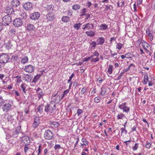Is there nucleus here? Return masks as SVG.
Segmentation results:
<instances>
[{"instance_id":"0e129e2a","label":"nucleus","mask_w":155,"mask_h":155,"mask_svg":"<svg viewBox=\"0 0 155 155\" xmlns=\"http://www.w3.org/2000/svg\"><path fill=\"white\" fill-rule=\"evenodd\" d=\"M142 2V0H137V5H140L141 4Z\"/></svg>"},{"instance_id":"680f3d73","label":"nucleus","mask_w":155,"mask_h":155,"mask_svg":"<svg viewBox=\"0 0 155 155\" xmlns=\"http://www.w3.org/2000/svg\"><path fill=\"white\" fill-rule=\"evenodd\" d=\"M105 7H106V9L107 10H110V9H111V8H110L111 7L112 8V7L110 5H106L105 6Z\"/></svg>"},{"instance_id":"69168bd1","label":"nucleus","mask_w":155,"mask_h":155,"mask_svg":"<svg viewBox=\"0 0 155 155\" xmlns=\"http://www.w3.org/2000/svg\"><path fill=\"white\" fill-rule=\"evenodd\" d=\"M14 93L15 94L16 96H20V94L19 93L16 91H14Z\"/></svg>"},{"instance_id":"6ab92c4d","label":"nucleus","mask_w":155,"mask_h":155,"mask_svg":"<svg viewBox=\"0 0 155 155\" xmlns=\"http://www.w3.org/2000/svg\"><path fill=\"white\" fill-rule=\"evenodd\" d=\"M32 78L33 77L31 75L26 74L24 75L23 78L25 81L28 82H30L31 81Z\"/></svg>"},{"instance_id":"f257e3e1","label":"nucleus","mask_w":155,"mask_h":155,"mask_svg":"<svg viewBox=\"0 0 155 155\" xmlns=\"http://www.w3.org/2000/svg\"><path fill=\"white\" fill-rule=\"evenodd\" d=\"M56 108L55 103L54 101H51L50 103L45 106V111L47 114H51L54 113Z\"/></svg>"},{"instance_id":"37998d69","label":"nucleus","mask_w":155,"mask_h":155,"mask_svg":"<svg viewBox=\"0 0 155 155\" xmlns=\"http://www.w3.org/2000/svg\"><path fill=\"white\" fill-rule=\"evenodd\" d=\"M120 130L121 131V136H123V135H126L127 133V131L125 129V128H121L120 129Z\"/></svg>"},{"instance_id":"c9c22d12","label":"nucleus","mask_w":155,"mask_h":155,"mask_svg":"<svg viewBox=\"0 0 155 155\" xmlns=\"http://www.w3.org/2000/svg\"><path fill=\"white\" fill-rule=\"evenodd\" d=\"M113 66L111 65H109L108 67L107 72L110 74H111L112 73Z\"/></svg>"},{"instance_id":"bb28decb","label":"nucleus","mask_w":155,"mask_h":155,"mask_svg":"<svg viewBox=\"0 0 155 155\" xmlns=\"http://www.w3.org/2000/svg\"><path fill=\"white\" fill-rule=\"evenodd\" d=\"M27 14L25 12L24 13H22L21 14V15H19V18H20L21 19H25L27 18Z\"/></svg>"},{"instance_id":"4be33fe9","label":"nucleus","mask_w":155,"mask_h":155,"mask_svg":"<svg viewBox=\"0 0 155 155\" xmlns=\"http://www.w3.org/2000/svg\"><path fill=\"white\" fill-rule=\"evenodd\" d=\"M26 29L28 31H32L35 29V27L32 24H28L26 27Z\"/></svg>"},{"instance_id":"338daca9","label":"nucleus","mask_w":155,"mask_h":155,"mask_svg":"<svg viewBox=\"0 0 155 155\" xmlns=\"http://www.w3.org/2000/svg\"><path fill=\"white\" fill-rule=\"evenodd\" d=\"M29 108V107H28V109H27L26 108L24 110V112L27 114H28L29 113V111L28 110Z\"/></svg>"},{"instance_id":"49530a36","label":"nucleus","mask_w":155,"mask_h":155,"mask_svg":"<svg viewBox=\"0 0 155 155\" xmlns=\"http://www.w3.org/2000/svg\"><path fill=\"white\" fill-rule=\"evenodd\" d=\"M12 46V44L10 42H8L6 44V48L8 49H11Z\"/></svg>"},{"instance_id":"3c124183","label":"nucleus","mask_w":155,"mask_h":155,"mask_svg":"<svg viewBox=\"0 0 155 155\" xmlns=\"http://www.w3.org/2000/svg\"><path fill=\"white\" fill-rule=\"evenodd\" d=\"M116 38L114 37H112L111 38L110 40V44L112 43V42L113 41H116Z\"/></svg>"},{"instance_id":"8fccbe9b","label":"nucleus","mask_w":155,"mask_h":155,"mask_svg":"<svg viewBox=\"0 0 155 155\" xmlns=\"http://www.w3.org/2000/svg\"><path fill=\"white\" fill-rule=\"evenodd\" d=\"M143 45L144 46L143 48L144 49H146L144 47L145 46L147 48H148L150 46V45L145 41H144V42L143 43Z\"/></svg>"},{"instance_id":"cd10ccee","label":"nucleus","mask_w":155,"mask_h":155,"mask_svg":"<svg viewBox=\"0 0 155 155\" xmlns=\"http://www.w3.org/2000/svg\"><path fill=\"white\" fill-rule=\"evenodd\" d=\"M108 89L106 87H102L101 88V94L102 95H104L105 94H107L108 93L107 90Z\"/></svg>"},{"instance_id":"09e8293b","label":"nucleus","mask_w":155,"mask_h":155,"mask_svg":"<svg viewBox=\"0 0 155 155\" xmlns=\"http://www.w3.org/2000/svg\"><path fill=\"white\" fill-rule=\"evenodd\" d=\"M87 89L85 87H83L81 90V93L82 95H83L87 91Z\"/></svg>"},{"instance_id":"6e6d98bb","label":"nucleus","mask_w":155,"mask_h":155,"mask_svg":"<svg viewBox=\"0 0 155 155\" xmlns=\"http://www.w3.org/2000/svg\"><path fill=\"white\" fill-rule=\"evenodd\" d=\"M55 150H57L61 148V147L60 145L59 144H55L54 147Z\"/></svg>"},{"instance_id":"13d9d810","label":"nucleus","mask_w":155,"mask_h":155,"mask_svg":"<svg viewBox=\"0 0 155 155\" xmlns=\"http://www.w3.org/2000/svg\"><path fill=\"white\" fill-rule=\"evenodd\" d=\"M42 150V147H41V145H40L38 146V153H41Z\"/></svg>"},{"instance_id":"c85d7f7f","label":"nucleus","mask_w":155,"mask_h":155,"mask_svg":"<svg viewBox=\"0 0 155 155\" xmlns=\"http://www.w3.org/2000/svg\"><path fill=\"white\" fill-rule=\"evenodd\" d=\"M61 20L64 22H68L70 21V18L68 16H63Z\"/></svg>"},{"instance_id":"2f4dec72","label":"nucleus","mask_w":155,"mask_h":155,"mask_svg":"<svg viewBox=\"0 0 155 155\" xmlns=\"http://www.w3.org/2000/svg\"><path fill=\"white\" fill-rule=\"evenodd\" d=\"M38 94V97L39 99L42 98L43 96L44 95V94L42 91H39L37 93Z\"/></svg>"},{"instance_id":"bf43d9fd","label":"nucleus","mask_w":155,"mask_h":155,"mask_svg":"<svg viewBox=\"0 0 155 155\" xmlns=\"http://www.w3.org/2000/svg\"><path fill=\"white\" fill-rule=\"evenodd\" d=\"M138 144L136 143L135 144L134 146L133 147V149L134 150H136L138 148Z\"/></svg>"},{"instance_id":"39448f33","label":"nucleus","mask_w":155,"mask_h":155,"mask_svg":"<svg viewBox=\"0 0 155 155\" xmlns=\"http://www.w3.org/2000/svg\"><path fill=\"white\" fill-rule=\"evenodd\" d=\"M44 136L46 139H51L53 136L52 132L50 130H46L44 134Z\"/></svg>"},{"instance_id":"20e7f679","label":"nucleus","mask_w":155,"mask_h":155,"mask_svg":"<svg viewBox=\"0 0 155 155\" xmlns=\"http://www.w3.org/2000/svg\"><path fill=\"white\" fill-rule=\"evenodd\" d=\"M99 53L97 51H96L93 53V55L91 56H93V58H91V61L96 63L99 60Z\"/></svg>"},{"instance_id":"864d4df0","label":"nucleus","mask_w":155,"mask_h":155,"mask_svg":"<svg viewBox=\"0 0 155 155\" xmlns=\"http://www.w3.org/2000/svg\"><path fill=\"white\" fill-rule=\"evenodd\" d=\"M82 112L83 111L82 110L80 109H78L77 110V114L78 116H79Z\"/></svg>"},{"instance_id":"b1692460","label":"nucleus","mask_w":155,"mask_h":155,"mask_svg":"<svg viewBox=\"0 0 155 155\" xmlns=\"http://www.w3.org/2000/svg\"><path fill=\"white\" fill-rule=\"evenodd\" d=\"M104 39L103 37H100L97 38V45H102L104 42Z\"/></svg>"},{"instance_id":"9b49d317","label":"nucleus","mask_w":155,"mask_h":155,"mask_svg":"<svg viewBox=\"0 0 155 155\" xmlns=\"http://www.w3.org/2000/svg\"><path fill=\"white\" fill-rule=\"evenodd\" d=\"M44 106L43 105H39L38 107L36 109L37 110V113L38 116H42L43 115V108Z\"/></svg>"},{"instance_id":"393cba45","label":"nucleus","mask_w":155,"mask_h":155,"mask_svg":"<svg viewBox=\"0 0 155 155\" xmlns=\"http://www.w3.org/2000/svg\"><path fill=\"white\" fill-rule=\"evenodd\" d=\"M27 85L25 83H23L20 86V87L21 88L22 92L24 93L25 94H26V91L27 90L26 89V88L27 87Z\"/></svg>"},{"instance_id":"f3484780","label":"nucleus","mask_w":155,"mask_h":155,"mask_svg":"<svg viewBox=\"0 0 155 155\" xmlns=\"http://www.w3.org/2000/svg\"><path fill=\"white\" fill-rule=\"evenodd\" d=\"M12 116L8 114H5L4 119L6 120H7L10 123H12Z\"/></svg>"},{"instance_id":"e2e57ef3","label":"nucleus","mask_w":155,"mask_h":155,"mask_svg":"<svg viewBox=\"0 0 155 155\" xmlns=\"http://www.w3.org/2000/svg\"><path fill=\"white\" fill-rule=\"evenodd\" d=\"M151 145V144L150 143H148L146 145V147L147 148H150Z\"/></svg>"},{"instance_id":"4d7b16f0","label":"nucleus","mask_w":155,"mask_h":155,"mask_svg":"<svg viewBox=\"0 0 155 155\" xmlns=\"http://www.w3.org/2000/svg\"><path fill=\"white\" fill-rule=\"evenodd\" d=\"M124 72H121L120 74H119L118 77L117 78V80H120L121 78V77L123 75V74Z\"/></svg>"},{"instance_id":"c756f323","label":"nucleus","mask_w":155,"mask_h":155,"mask_svg":"<svg viewBox=\"0 0 155 155\" xmlns=\"http://www.w3.org/2000/svg\"><path fill=\"white\" fill-rule=\"evenodd\" d=\"M84 25H85L86 28V29L87 30H88L91 28V27L92 28H93L94 27L93 24H90L89 23L86 24Z\"/></svg>"},{"instance_id":"dca6fc26","label":"nucleus","mask_w":155,"mask_h":155,"mask_svg":"<svg viewBox=\"0 0 155 155\" xmlns=\"http://www.w3.org/2000/svg\"><path fill=\"white\" fill-rule=\"evenodd\" d=\"M40 123V119L39 117H35L34 119V121L33 124L32 126L34 128L37 127Z\"/></svg>"},{"instance_id":"f03ea898","label":"nucleus","mask_w":155,"mask_h":155,"mask_svg":"<svg viewBox=\"0 0 155 155\" xmlns=\"http://www.w3.org/2000/svg\"><path fill=\"white\" fill-rule=\"evenodd\" d=\"M10 58L9 56L7 54H2L0 55V62L5 64L8 62Z\"/></svg>"},{"instance_id":"ea45409f","label":"nucleus","mask_w":155,"mask_h":155,"mask_svg":"<svg viewBox=\"0 0 155 155\" xmlns=\"http://www.w3.org/2000/svg\"><path fill=\"white\" fill-rule=\"evenodd\" d=\"M51 124L52 127L54 126L55 127H57L59 126L60 124L57 122H52L51 123Z\"/></svg>"},{"instance_id":"9d476101","label":"nucleus","mask_w":155,"mask_h":155,"mask_svg":"<svg viewBox=\"0 0 155 155\" xmlns=\"http://www.w3.org/2000/svg\"><path fill=\"white\" fill-rule=\"evenodd\" d=\"M13 24L14 26L16 27H20L23 24V21L20 18H16L14 20Z\"/></svg>"},{"instance_id":"423d86ee","label":"nucleus","mask_w":155,"mask_h":155,"mask_svg":"<svg viewBox=\"0 0 155 155\" xmlns=\"http://www.w3.org/2000/svg\"><path fill=\"white\" fill-rule=\"evenodd\" d=\"M126 103H123L119 105L118 107L120 109L123 110L124 112L127 113L129 111L130 109L129 107L126 106Z\"/></svg>"},{"instance_id":"473e14b6","label":"nucleus","mask_w":155,"mask_h":155,"mask_svg":"<svg viewBox=\"0 0 155 155\" xmlns=\"http://www.w3.org/2000/svg\"><path fill=\"white\" fill-rule=\"evenodd\" d=\"M41 77V76L37 74L36 76H35L34 78L33 81L32 82L36 83V82H37L38 80H39V79Z\"/></svg>"},{"instance_id":"1a4fd4ad","label":"nucleus","mask_w":155,"mask_h":155,"mask_svg":"<svg viewBox=\"0 0 155 155\" xmlns=\"http://www.w3.org/2000/svg\"><path fill=\"white\" fill-rule=\"evenodd\" d=\"M11 107L12 105L9 103H5L2 106V109L4 112L6 113L11 109Z\"/></svg>"},{"instance_id":"4c0bfd02","label":"nucleus","mask_w":155,"mask_h":155,"mask_svg":"<svg viewBox=\"0 0 155 155\" xmlns=\"http://www.w3.org/2000/svg\"><path fill=\"white\" fill-rule=\"evenodd\" d=\"M123 45V44L120 43H117L116 45V49H118L119 50H120L122 48Z\"/></svg>"},{"instance_id":"774afa93","label":"nucleus","mask_w":155,"mask_h":155,"mask_svg":"<svg viewBox=\"0 0 155 155\" xmlns=\"http://www.w3.org/2000/svg\"><path fill=\"white\" fill-rule=\"evenodd\" d=\"M35 90H36V92L37 93L39 91H42V90L39 87H38L37 89L35 88Z\"/></svg>"},{"instance_id":"e433bc0d","label":"nucleus","mask_w":155,"mask_h":155,"mask_svg":"<svg viewBox=\"0 0 155 155\" xmlns=\"http://www.w3.org/2000/svg\"><path fill=\"white\" fill-rule=\"evenodd\" d=\"M125 117V116L123 114H122V113H120V114H118L117 115V119L118 120L122 119Z\"/></svg>"},{"instance_id":"72a5a7b5","label":"nucleus","mask_w":155,"mask_h":155,"mask_svg":"<svg viewBox=\"0 0 155 155\" xmlns=\"http://www.w3.org/2000/svg\"><path fill=\"white\" fill-rule=\"evenodd\" d=\"M108 28V25L106 24H101L100 26V29L106 30Z\"/></svg>"},{"instance_id":"f8f14e48","label":"nucleus","mask_w":155,"mask_h":155,"mask_svg":"<svg viewBox=\"0 0 155 155\" xmlns=\"http://www.w3.org/2000/svg\"><path fill=\"white\" fill-rule=\"evenodd\" d=\"M58 92V91H55L54 93L52 94L51 96V99H53V101L57 102H58L60 101L59 100V98H60V96L59 95L57 96Z\"/></svg>"},{"instance_id":"c03bdc74","label":"nucleus","mask_w":155,"mask_h":155,"mask_svg":"<svg viewBox=\"0 0 155 155\" xmlns=\"http://www.w3.org/2000/svg\"><path fill=\"white\" fill-rule=\"evenodd\" d=\"M90 45H91V49L93 48L94 49L97 45L96 42L94 41H92L91 43H90Z\"/></svg>"},{"instance_id":"052dcab7","label":"nucleus","mask_w":155,"mask_h":155,"mask_svg":"<svg viewBox=\"0 0 155 155\" xmlns=\"http://www.w3.org/2000/svg\"><path fill=\"white\" fill-rule=\"evenodd\" d=\"M16 78H17V82L19 83L21 81V78L20 77H19V76H17L16 77Z\"/></svg>"},{"instance_id":"ddd939ff","label":"nucleus","mask_w":155,"mask_h":155,"mask_svg":"<svg viewBox=\"0 0 155 155\" xmlns=\"http://www.w3.org/2000/svg\"><path fill=\"white\" fill-rule=\"evenodd\" d=\"M34 67L30 64L26 66L24 69V70L27 72L31 73L34 71Z\"/></svg>"},{"instance_id":"6e6552de","label":"nucleus","mask_w":155,"mask_h":155,"mask_svg":"<svg viewBox=\"0 0 155 155\" xmlns=\"http://www.w3.org/2000/svg\"><path fill=\"white\" fill-rule=\"evenodd\" d=\"M40 16V13L39 12H34L30 15V18L34 20H38Z\"/></svg>"},{"instance_id":"7c9ffc66","label":"nucleus","mask_w":155,"mask_h":155,"mask_svg":"<svg viewBox=\"0 0 155 155\" xmlns=\"http://www.w3.org/2000/svg\"><path fill=\"white\" fill-rule=\"evenodd\" d=\"M28 61V58L27 57L25 56L22 58L21 61V63L23 64H25Z\"/></svg>"},{"instance_id":"5701e85b","label":"nucleus","mask_w":155,"mask_h":155,"mask_svg":"<svg viewBox=\"0 0 155 155\" xmlns=\"http://www.w3.org/2000/svg\"><path fill=\"white\" fill-rule=\"evenodd\" d=\"M24 140V141H25V140L27 142H26V143H25V142H24V143L25 144V145L24 147V151L25 153H26L27 150L29 149V148L28 147L27 144H28V143H29L30 140H29V138L27 137L25 138Z\"/></svg>"},{"instance_id":"de8ad7c7","label":"nucleus","mask_w":155,"mask_h":155,"mask_svg":"<svg viewBox=\"0 0 155 155\" xmlns=\"http://www.w3.org/2000/svg\"><path fill=\"white\" fill-rule=\"evenodd\" d=\"M125 55V58L128 59L130 58L133 56V55L130 53H127V54H126Z\"/></svg>"},{"instance_id":"603ef678","label":"nucleus","mask_w":155,"mask_h":155,"mask_svg":"<svg viewBox=\"0 0 155 155\" xmlns=\"http://www.w3.org/2000/svg\"><path fill=\"white\" fill-rule=\"evenodd\" d=\"M100 98L99 97H96L94 99V102L96 103H98L100 101Z\"/></svg>"},{"instance_id":"7ed1b4c3","label":"nucleus","mask_w":155,"mask_h":155,"mask_svg":"<svg viewBox=\"0 0 155 155\" xmlns=\"http://www.w3.org/2000/svg\"><path fill=\"white\" fill-rule=\"evenodd\" d=\"M2 22L3 24L5 25H8L12 21V18L9 15L5 16L2 19Z\"/></svg>"},{"instance_id":"a18cd8bd","label":"nucleus","mask_w":155,"mask_h":155,"mask_svg":"<svg viewBox=\"0 0 155 155\" xmlns=\"http://www.w3.org/2000/svg\"><path fill=\"white\" fill-rule=\"evenodd\" d=\"M80 8V6L78 4H75L73 5L72 7V9L75 10L79 9Z\"/></svg>"},{"instance_id":"5fc2aeb1","label":"nucleus","mask_w":155,"mask_h":155,"mask_svg":"<svg viewBox=\"0 0 155 155\" xmlns=\"http://www.w3.org/2000/svg\"><path fill=\"white\" fill-rule=\"evenodd\" d=\"M93 58V56H90V57L87 58H85L83 59V61H88L89 60H90V59H91V58Z\"/></svg>"},{"instance_id":"2eb2a0df","label":"nucleus","mask_w":155,"mask_h":155,"mask_svg":"<svg viewBox=\"0 0 155 155\" xmlns=\"http://www.w3.org/2000/svg\"><path fill=\"white\" fill-rule=\"evenodd\" d=\"M43 7L45 8V10L51 12L52 11L54 8V6L52 5H47L45 4Z\"/></svg>"},{"instance_id":"a878e982","label":"nucleus","mask_w":155,"mask_h":155,"mask_svg":"<svg viewBox=\"0 0 155 155\" xmlns=\"http://www.w3.org/2000/svg\"><path fill=\"white\" fill-rule=\"evenodd\" d=\"M85 33L88 36L90 37H94L95 35V32L93 31H87Z\"/></svg>"},{"instance_id":"a211bd4d","label":"nucleus","mask_w":155,"mask_h":155,"mask_svg":"<svg viewBox=\"0 0 155 155\" xmlns=\"http://www.w3.org/2000/svg\"><path fill=\"white\" fill-rule=\"evenodd\" d=\"M54 18V16L53 14L49 13L47 14L46 15L45 19L47 20V21H51Z\"/></svg>"},{"instance_id":"4468645a","label":"nucleus","mask_w":155,"mask_h":155,"mask_svg":"<svg viewBox=\"0 0 155 155\" xmlns=\"http://www.w3.org/2000/svg\"><path fill=\"white\" fill-rule=\"evenodd\" d=\"M13 7L12 6L8 5L6 7L5 9L6 12L8 14V15H12L14 12Z\"/></svg>"},{"instance_id":"f704fd0d","label":"nucleus","mask_w":155,"mask_h":155,"mask_svg":"<svg viewBox=\"0 0 155 155\" xmlns=\"http://www.w3.org/2000/svg\"><path fill=\"white\" fill-rule=\"evenodd\" d=\"M69 89L66 90L65 91H64L63 93L62 96L61 97V98H59V100H61L69 92Z\"/></svg>"},{"instance_id":"0eeeda50","label":"nucleus","mask_w":155,"mask_h":155,"mask_svg":"<svg viewBox=\"0 0 155 155\" xmlns=\"http://www.w3.org/2000/svg\"><path fill=\"white\" fill-rule=\"evenodd\" d=\"M146 33L147 35L148 36L149 40L150 41H152L153 39V36H154V33L153 30H150L148 29L146 30Z\"/></svg>"},{"instance_id":"aec40b11","label":"nucleus","mask_w":155,"mask_h":155,"mask_svg":"<svg viewBox=\"0 0 155 155\" xmlns=\"http://www.w3.org/2000/svg\"><path fill=\"white\" fill-rule=\"evenodd\" d=\"M20 5V2L18 0H12L11 5L14 8H16Z\"/></svg>"},{"instance_id":"58836bf2","label":"nucleus","mask_w":155,"mask_h":155,"mask_svg":"<svg viewBox=\"0 0 155 155\" xmlns=\"http://www.w3.org/2000/svg\"><path fill=\"white\" fill-rule=\"evenodd\" d=\"M148 79H149L147 75V74L145 75L143 79L144 84H146L147 83V82H148V81H149Z\"/></svg>"},{"instance_id":"a19ab883","label":"nucleus","mask_w":155,"mask_h":155,"mask_svg":"<svg viewBox=\"0 0 155 155\" xmlns=\"http://www.w3.org/2000/svg\"><path fill=\"white\" fill-rule=\"evenodd\" d=\"M81 24H82L80 23L78 24H74L73 26L74 28L77 30H78L79 29V28L81 27Z\"/></svg>"},{"instance_id":"79ce46f5","label":"nucleus","mask_w":155,"mask_h":155,"mask_svg":"<svg viewBox=\"0 0 155 155\" xmlns=\"http://www.w3.org/2000/svg\"><path fill=\"white\" fill-rule=\"evenodd\" d=\"M81 141L83 142L82 143H83L85 146L88 145V142L85 138H83L81 139Z\"/></svg>"},{"instance_id":"412c9836","label":"nucleus","mask_w":155,"mask_h":155,"mask_svg":"<svg viewBox=\"0 0 155 155\" xmlns=\"http://www.w3.org/2000/svg\"><path fill=\"white\" fill-rule=\"evenodd\" d=\"M33 5L32 3L27 2L24 5V8L26 10H31L32 8Z\"/></svg>"}]
</instances>
